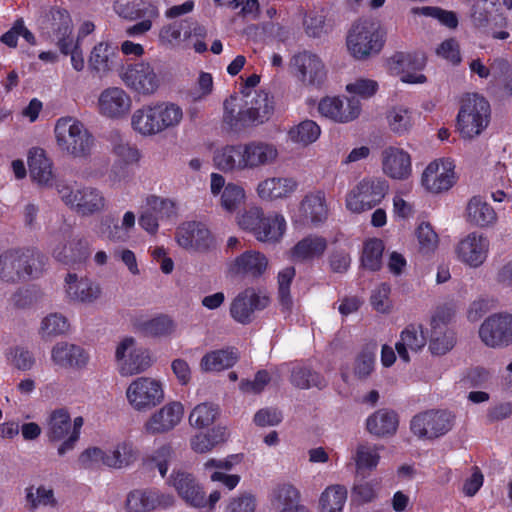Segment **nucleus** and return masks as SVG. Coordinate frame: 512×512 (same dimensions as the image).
<instances>
[{"instance_id":"obj_58","label":"nucleus","mask_w":512,"mask_h":512,"mask_svg":"<svg viewBox=\"0 0 512 512\" xmlns=\"http://www.w3.org/2000/svg\"><path fill=\"white\" fill-rule=\"evenodd\" d=\"M384 250V243L382 240L372 238L364 243L362 253L363 266L375 271L381 266V258Z\"/></svg>"},{"instance_id":"obj_36","label":"nucleus","mask_w":512,"mask_h":512,"mask_svg":"<svg viewBox=\"0 0 512 512\" xmlns=\"http://www.w3.org/2000/svg\"><path fill=\"white\" fill-rule=\"evenodd\" d=\"M237 459L236 456H229L224 459L210 458L203 464L205 472L209 473L212 482H221L229 490H233L240 482V476L227 474Z\"/></svg>"},{"instance_id":"obj_42","label":"nucleus","mask_w":512,"mask_h":512,"mask_svg":"<svg viewBox=\"0 0 512 512\" xmlns=\"http://www.w3.org/2000/svg\"><path fill=\"white\" fill-rule=\"evenodd\" d=\"M116 57V49L110 43L99 42L89 54L88 66L92 71L106 75L113 69Z\"/></svg>"},{"instance_id":"obj_3","label":"nucleus","mask_w":512,"mask_h":512,"mask_svg":"<svg viewBox=\"0 0 512 512\" xmlns=\"http://www.w3.org/2000/svg\"><path fill=\"white\" fill-rule=\"evenodd\" d=\"M239 227L250 232L256 240L275 244L282 240L287 230L285 217L279 212L265 214L259 207H252L237 217Z\"/></svg>"},{"instance_id":"obj_37","label":"nucleus","mask_w":512,"mask_h":512,"mask_svg":"<svg viewBox=\"0 0 512 512\" xmlns=\"http://www.w3.org/2000/svg\"><path fill=\"white\" fill-rule=\"evenodd\" d=\"M158 133L176 128L183 120V109L176 103L160 101L150 103Z\"/></svg>"},{"instance_id":"obj_23","label":"nucleus","mask_w":512,"mask_h":512,"mask_svg":"<svg viewBox=\"0 0 512 512\" xmlns=\"http://www.w3.org/2000/svg\"><path fill=\"white\" fill-rule=\"evenodd\" d=\"M269 297L252 288L240 292L230 304V315L238 323L248 324L256 310H262L269 305Z\"/></svg>"},{"instance_id":"obj_10","label":"nucleus","mask_w":512,"mask_h":512,"mask_svg":"<svg viewBox=\"0 0 512 512\" xmlns=\"http://www.w3.org/2000/svg\"><path fill=\"white\" fill-rule=\"evenodd\" d=\"M329 204L323 190H312L301 199L298 207L290 212L296 226H320L329 216Z\"/></svg>"},{"instance_id":"obj_11","label":"nucleus","mask_w":512,"mask_h":512,"mask_svg":"<svg viewBox=\"0 0 512 512\" xmlns=\"http://www.w3.org/2000/svg\"><path fill=\"white\" fill-rule=\"evenodd\" d=\"M133 99L130 93L120 86H109L100 91L95 109L104 119L110 121L125 120L130 116Z\"/></svg>"},{"instance_id":"obj_56","label":"nucleus","mask_w":512,"mask_h":512,"mask_svg":"<svg viewBox=\"0 0 512 512\" xmlns=\"http://www.w3.org/2000/svg\"><path fill=\"white\" fill-rule=\"evenodd\" d=\"M418 242L419 252L422 254H431L439 246V236L434 231L430 223L422 222L415 230Z\"/></svg>"},{"instance_id":"obj_44","label":"nucleus","mask_w":512,"mask_h":512,"mask_svg":"<svg viewBox=\"0 0 512 512\" xmlns=\"http://www.w3.org/2000/svg\"><path fill=\"white\" fill-rule=\"evenodd\" d=\"M91 244L86 238H73L62 248L54 251L55 257L66 264L86 260L90 255Z\"/></svg>"},{"instance_id":"obj_24","label":"nucleus","mask_w":512,"mask_h":512,"mask_svg":"<svg viewBox=\"0 0 512 512\" xmlns=\"http://www.w3.org/2000/svg\"><path fill=\"white\" fill-rule=\"evenodd\" d=\"M210 193L213 197H219L221 208L228 213L235 212L246 199V192L241 185L227 183L219 173L210 175Z\"/></svg>"},{"instance_id":"obj_15","label":"nucleus","mask_w":512,"mask_h":512,"mask_svg":"<svg viewBox=\"0 0 512 512\" xmlns=\"http://www.w3.org/2000/svg\"><path fill=\"white\" fill-rule=\"evenodd\" d=\"M120 78L128 88L142 96L152 95L160 87V79L154 67L147 61L126 65Z\"/></svg>"},{"instance_id":"obj_2","label":"nucleus","mask_w":512,"mask_h":512,"mask_svg":"<svg viewBox=\"0 0 512 512\" xmlns=\"http://www.w3.org/2000/svg\"><path fill=\"white\" fill-rule=\"evenodd\" d=\"M237 101L236 95L227 98L224 101L223 115L224 123L236 132L266 122L274 112L273 98L265 91L258 92L247 109L235 113Z\"/></svg>"},{"instance_id":"obj_62","label":"nucleus","mask_w":512,"mask_h":512,"mask_svg":"<svg viewBox=\"0 0 512 512\" xmlns=\"http://www.w3.org/2000/svg\"><path fill=\"white\" fill-rule=\"evenodd\" d=\"M376 347L369 346L363 349L356 357L353 364V375L359 379L370 375L374 369Z\"/></svg>"},{"instance_id":"obj_43","label":"nucleus","mask_w":512,"mask_h":512,"mask_svg":"<svg viewBox=\"0 0 512 512\" xmlns=\"http://www.w3.org/2000/svg\"><path fill=\"white\" fill-rule=\"evenodd\" d=\"M327 248V241L324 237L309 235L290 250V258L294 261H308L323 255Z\"/></svg>"},{"instance_id":"obj_30","label":"nucleus","mask_w":512,"mask_h":512,"mask_svg":"<svg viewBox=\"0 0 512 512\" xmlns=\"http://www.w3.org/2000/svg\"><path fill=\"white\" fill-rule=\"evenodd\" d=\"M169 483L188 505L195 508H205L207 506L203 488L190 473L173 471Z\"/></svg>"},{"instance_id":"obj_16","label":"nucleus","mask_w":512,"mask_h":512,"mask_svg":"<svg viewBox=\"0 0 512 512\" xmlns=\"http://www.w3.org/2000/svg\"><path fill=\"white\" fill-rule=\"evenodd\" d=\"M489 252V238L476 231L462 237L454 248L457 261L470 268L481 267L488 259Z\"/></svg>"},{"instance_id":"obj_25","label":"nucleus","mask_w":512,"mask_h":512,"mask_svg":"<svg viewBox=\"0 0 512 512\" xmlns=\"http://www.w3.org/2000/svg\"><path fill=\"white\" fill-rule=\"evenodd\" d=\"M318 111L335 122L347 123L356 119L361 112V104L355 98L325 97L318 105Z\"/></svg>"},{"instance_id":"obj_12","label":"nucleus","mask_w":512,"mask_h":512,"mask_svg":"<svg viewBox=\"0 0 512 512\" xmlns=\"http://www.w3.org/2000/svg\"><path fill=\"white\" fill-rule=\"evenodd\" d=\"M115 361L121 376H133L151 366L149 353L139 347L132 337H125L116 346Z\"/></svg>"},{"instance_id":"obj_29","label":"nucleus","mask_w":512,"mask_h":512,"mask_svg":"<svg viewBox=\"0 0 512 512\" xmlns=\"http://www.w3.org/2000/svg\"><path fill=\"white\" fill-rule=\"evenodd\" d=\"M298 187L299 183L294 177L273 176L260 181L256 193L263 201L285 200L294 195Z\"/></svg>"},{"instance_id":"obj_26","label":"nucleus","mask_w":512,"mask_h":512,"mask_svg":"<svg viewBox=\"0 0 512 512\" xmlns=\"http://www.w3.org/2000/svg\"><path fill=\"white\" fill-rule=\"evenodd\" d=\"M177 244L185 250L202 251L209 248L212 237L207 227L200 222H184L176 230Z\"/></svg>"},{"instance_id":"obj_48","label":"nucleus","mask_w":512,"mask_h":512,"mask_svg":"<svg viewBox=\"0 0 512 512\" xmlns=\"http://www.w3.org/2000/svg\"><path fill=\"white\" fill-rule=\"evenodd\" d=\"M52 15L54 20H59V25L55 29L58 47L63 54L67 55L73 51L74 47H79L74 44L71 36L72 20L65 10H55Z\"/></svg>"},{"instance_id":"obj_63","label":"nucleus","mask_w":512,"mask_h":512,"mask_svg":"<svg viewBox=\"0 0 512 512\" xmlns=\"http://www.w3.org/2000/svg\"><path fill=\"white\" fill-rule=\"evenodd\" d=\"M291 381L293 385L301 389L320 388L325 385L324 379L319 374L299 365L293 368Z\"/></svg>"},{"instance_id":"obj_33","label":"nucleus","mask_w":512,"mask_h":512,"mask_svg":"<svg viewBox=\"0 0 512 512\" xmlns=\"http://www.w3.org/2000/svg\"><path fill=\"white\" fill-rule=\"evenodd\" d=\"M213 162L216 168L226 173L247 170L244 143L225 145L217 149Z\"/></svg>"},{"instance_id":"obj_51","label":"nucleus","mask_w":512,"mask_h":512,"mask_svg":"<svg viewBox=\"0 0 512 512\" xmlns=\"http://www.w3.org/2000/svg\"><path fill=\"white\" fill-rule=\"evenodd\" d=\"M320 133V127L314 121L305 120L291 127L287 136L292 143L308 146L319 138Z\"/></svg>"},{"instance_id":"obj_53","label":"nucleus","mask_w":512,"mask_h":512,"mask_svg":"<svg viewBox=\"0 0 512 512\" xmlns=\"http://www.w3.org/2000/svg\"><path fill=\"white\" fill-rule=\"evenodd\" d=\"M218 407L212 403L204 402L196 405L189 414V423L197 429L211 426L218 417Z\"/></svg>"},{"instance_id":"obj_5","label":"nucleus","mask_w":512,"mask_h":512,"mask_svg":"<svg viewBox=\"0 0 512 512\" xmlns=\"http://www.w3.org/2000/svg\"><path fill=\"white\" fill-rule=\"evenodd\" d=\"M490 121V105L478 94H467L462 98L457 116V128L465 139L479 136Z\"/></svg>"},{"instance_id":"obj_39","label":"nucleus","mask_w":512,"mask_h":512,"mask_svg":"<svg viewBox=\"0 0 512 512\" xmlns=\"http://www.w3.org/2000/svg\"><path fill=\"white\" fill-rule=\"evenodd\" d=\"M494 208L479 196L472 197L466 206V220L478 227H491L497 222Z\"/></svg>"},{"instance_id":"obj_13","label":"nucleus","mask_w":512,"mask_h":512,"mask_svg":"<svg viewBox=\"0 0 512 512\" xmlns=\"http://www.w3.org/2000/svg\"><path fill=\"white\" fill-rule=\"evenodd\" d=\"M454 417L444 410H429L415 415L410 422L411 432L419 439L432 440L451 430Z\"/></svg>"},{"instance_id":"obj_22","label":"nucleus","mask_w":512,"mask_h":512,"mask_svg":"<svg viewBox=\"0 0 512 512\" xmlns=\"http://www.w3.org/2000/svg\"><path fill=\"white\" fill-rule=\"evenodd\" d=\"M175 503V498L169 493L158 489H143L130 492L126 500L128 512H152L158 509H168Z\"/></svg>"},{"instance_id":"obj_1","label":"nucleus","mask_w":512,"mask_h":512,"mask_svg":"<svg viewBox=\"0 0 512 512\" xmlns=\"http://www.w3.org/2000/svg\"><path fill=\"white\" fill-rule=\"evenodd\" d=\"M54 137L58 151L75 159H87L95 146L93 134L80 120L70 116L57 119Z\"/></svg>"},{"instance_id":"obj_34","label":"nucleus","mask_w":512,"mask_h":512,"mask_svg":"<svg viewBox=\"0 0 512 512\" xmlns=\"http://www.w3.org/2000/svg\"><path fill=\"white\" fill-rule=\"evenodd\" d=\"M427 344V338L421 325H408L401 333L395 344V350L402 361H410L409 352L418 353Z\"/></svg>"},{"instance_id":"obj_50","label":"nucleus","mask_w":512,"mask_h":512,"mask_svg":"<svg viewBox=\"0 0 512 512\" xmlns=\"http://www.w3.org/2000/svg\"><path fill=\"white\" fill-rule=\"evenodd\" d=\"M347 500V489L342 485L328 486L320 495V512H342Z\"/></svg>"},{"instance_id":"obj_9","label":"nucleus","mask_w":512,"mask_h":512,"mask_svg":"<svg viewBox=\"0 0 512 512\" xmlns=\"http://www.w3.org/2000/svg\"><path fill=\"white\" fill-rule=\"evenodd\" d=\"M457 181L456 164L450 157H440L429 162L420 178L421 186L431 194L445 193Z\"/></svg>"},{"instance_id":"obj_32","label":"nucleus","mask_w":512,"mask_h":512,"mask_svg":"<svg viewBox=\"0 0 512 512\" xmlns=\"http://www.w3.org/2000/svg\"><path fill=\"white\" fill-rule=\"evenodd\" d=\"M51 360L60 368L82 369L87 365L89 355L82 347L61 341L52 347Z\"/></svg>"},{"instance_id":"obj_7","label":"nucleus","mask_w":512,"mask_h":512,"mask_svg":"<svg viewBox=\"0 0 512 512\" xmlns=\"http://www.w3.org/2000/svg\"><path fill=\"white\" fill-rule=\"evenodd\" d=\"M129 406L136 412H146L163 402L164 384L160 379L141 376L127 386L125 392Z\"/></svg>"},{"instance_id":"obj_27","label":"nucleus","mask_w":512,"mask_h":512,"mask_svg":"<svg viewBox=\"0 0 512 512\" xmlns=\"http://www.w3.org/2000/svg\"><path fill=\"white\" fill-rule=\"evenodd\" d=\"M382 171L393 180H407L412 174V158L403 148L389 146L382 151Z\"/></svg>"},{"instance_id":"obj_21","label":"nucleus","mask_w":512,"mask_h":512,"mask_svg":"<svg viewBox=\"0 0 512 512\" xmlns=\"http://www.w3.org/2000/svg\"><path fill=\"white\" fill-rule=\"evenodd\" d=\"M269 260L265 254L257 250H247L227 264L230 277L260 278L268 269Z\"/></svg>"},{"instance_id":"obj_54","label":"nucleus","mask_w":512,"mask_h":512,"mask_svg":"<svg viewBox=\"0 0 512 512\" xmlns=\"http://www.w3.org/2000/svg\"><path fill=\"white\" fill-rule=\"evenodd\" d=\"M172 319L166 315H159L138 324V329L147 336H168L174 331Z\"/></svg>"},{"instance_id":"obj_8","label":"nucleus","mask_w":512,"mask_h":512,"mask_svg":"<svg viewBox=\"0 0 512 512\" xmlns=\"http://www.w3.org/2000/svg\"><path fill=\"white\" fill-rule=\"evenodd\" d=\"M346 43L348 51L356 59L379 52L382 47L379 24L373 20H359L352 25Z\"/></svg>"},{"instance_id":"obj_41","label":"nucleus","mask_w":512,"mask_h":512,"mask_svg":"<svg viewBox=\"0 0 512 512\" xmlns=\"http://www.w3.org/2000/svg\"><path fill=\"white\" fill-rule=\"evenodd\" d=\"M28 166L32 179L39 185L48 186L52 184V163L46 157L45 151L43 149L32 148L29 151Z\"/></svg>"},{"instance_id":"obj_59","label":"nucleus","mask_w":512,"mask_h":512,"mask_svg":"<svg viewBox=\"0 0 512 512\" xmlns=\"http://www.w3.org/2000/svg\"><path fill=\"white\" fill-rule=\"evenodd\" d=\"M146 207L160 220L172 219L177 216L176 203L168 198L150 195L146 198Z\"/></svg>"},{"instance_id":"obj_52","label":"nucleus","mask_w":512,"mask_h":512,"mask_svg":"<svg viewBox=\"0 0 512 512\" xmlns=\"http://www.w3.org/2000/svg\"><path fill=\"white\" fill-rule=\"evenodd\" d=\"M191 26L188 22H173L164 25L159 32V41L165 46H177L191 36Z\"/></svg>"},{"instance_id":"obj_14","label":"nucleus","mask_w":512,"mask_h":512,"mask_svg":"<svg viewBox=\"0 0 512 512\" xmlns=\"http://www.w3.org/2000/svg\"><path fill=\"white\" fill-rule=\"evenodd\" d=\"M36 258L33 254L20 250H8L0 255V278L16 283L37 275L34 268Z\"/></svg>"},{"instance_id":"obj_60","label":"nucleus","mask_w":512,"mask_h":512,"mask_svg":"<svg viewBox=\"0 0 512 512\" xmlns=\"http://www.w3.org/2000/svg\"><path fill=\"white\" fill-rule=\"evenodd\" d=\"M112 154L115 163L120 166H130L137 164L141 159L140 150L129 142H119L113 145Z\"/></svg>"},{"instance_id":"obj_45","label":"nucleus","mask_w":512,"mask_h":512,"mask_svg":"<svg viewBox=\"0 0 512 512\" xmlns=\"http://www.w3.org/2000/svg\"><path fill=\"white\" fill-rule=\"evenodd\" d=\"M238 359L232 349H219L206 353L200 360V368L205 372H219L232 367Z\"/></svg>"},{"instance_id":"obj_47","label":"nucleus","mask_w":512,"mask_h":512,"mask_svg":"<svg viewBox=\"0 0 512 512\" xmlns=\"http://www.w3.org/2000/svg\"><path fill=\"white\" fill-rule=\"evenodd\" d=\"M130 115V126L136 134L142 137H152L159 134L150 104L143 105Z\"/></svg>"},{"instance_id":"obj_55","label":"nucleus","mask_w":512,"mask_h":512,"mask_svg":"<svg viewBox=\"0 0 512 512\" xmlns=\"http://www.w3.org/2000/svg\"><path fill=\"white\" fill-rule=\"evenodd\" d=\"M455 344L454 333L447 327L432 328L429 349L434 355H444L449 352Z\"/></svg>"},{"instance_id":"obj_20","label":"nucleus","mask_w":512,"mask_h":512,"mask_svg":"<svg viewBox=\"0 0 512 512\" xmlns=\"http://www.w3.org/2000/svg\"><path fill=\"white\" fill-rule=\"evenodd\" d=\"M479 336L489 347H501L512 343V315L494 314L480 326Z\"/></svg>"},{"instance_id":"obj_38","label":"nucleus","mask_w":512,"mask_h":512,"mask_svg":"<svg viewBox=\"0 0 512 512\" xmlns=\"http://www.w3.org/2000/svg\"><path fill=\"white\" fill-rule=\"evenodd\" d=\"M398 425V415L388 409H379L366 420L367 431L381 438L394 435L398 429Z\"/></svg>"},{"instance_id":"obj_61","label":"nucleus","mask_w":512,"mask_h":512,"mask_svg":"<svg viewBox=\"0 0 512 512\" xmlns=\"http://www.w3.org/2000/svg\"><path fill=\"white\" fill-rule=\"evenodd\" d=\"M107 458L108 451L97 446H89L80 453L78 464L84 469H100L106 467Z\"/></svg>"},{"instance_id":"obj_31","label":"nucleus","mask_w":512,"mask_h":512,"mask_svg":"<svg viewBox=\"0 0 512 512\" xmlns=\"http://www.w3.org/2000/svg\"><path fill=\"white\" fill-rule=\"evenodd\" d=\"M247 170L274 165L280 156L276 144L265 140H252L244 143Z\"/></svg>"},{"instance_id":"obj_18","label":"nucleus","mask_w":512,"mask_h":512,"mask_svg":"<svg viewBox=\"0 0 512 512\" xmlns=\"http://www.w3.org/2000/svg\"><path fill=\"white\" fill-rule=\"evenodd\" d=\"M184 405L177 400L166 402L156 409L144 422L143 429L148 435H164L173 431L184 418Z\"/></svg>"},{"instance_id":"obj_49","label":"nucleus","mask_w":512,"mask_h":512,"mask_svg":"<svg viewBox=\"0 0 512 512\" xmlns=\"http://www.w3.org/2000/svg\"><path fill=\"white\" fill-rule=\"evenodd\" d=\"M383 445L362 443L356 447L354 461L358 471H372L376 469L381 459Z\"/></svg>"},{"instance_id":"obj_6","label":"nucleus","mask_w":512,"mask_h":512,"mask_svg":"<svg viewBox=\"0 0 512 512\" xmlns=\"http://www.w3.org/2000/svg\"><path fill=\"white\" fill-rule=\"evenodd\" d=\"M388 183L379 177H366L359 181L346 195V208L356 214L378 206L388 193Z\"/></svg>"},{"instance_id":"obj_57","label":"nucleus","mask_w":512,"mask_h":512,"mask_svg":"<svg viewBox=\"0 0 512 512\" xmlns=\"http://www.w3.org/2000/svg\"><path fill=\"white\" fill-rule=\"evenodd\" d=\"M172 459V447L170 445H162L161 447L157 448L151 455L144 459V465L148 469L156 468L160 475L164 478Z\"/></svg>"},{"instance_id":"obj_64","label":"nucleus","mask_w":512,"mask_h":512,"mask_svg":"<svg viewBox=\"0 0 512 512\" xmlns=\"http://www.w3.org/2000/svg\"><path fill=\"white\" fill-rule=\"evenodd\" d=\"M272 503L278 507L294 506L300 503V493L291 484H280L272 492Z\"/></svg>"},{"instance_id":"obj_40","label":"nucleus","mask_w":512,"mask_h":512,"mask_svg":"<svg viewBox=\"0 0 512 512\" xmlns=\"http://www.w3.org/2000/svg\"><path fill=\"white\" fill-rule=\"evenodd\" d=\"M139 458V450L129 439L118 442L108 451L106 467L112 469H124L133 465Z\"/></svg>"},{"instance_id":"obj_46","label":"nucleus","mask_w":512,"mask_h":512,"mask_svg":"<svg viewBox=\"0 0 512 512\" xmlns=\"http://www.w3.org/2000/svg\"><path fill=\"white\" fill-rule=\"evenodd\" d=\"M411 64V57L405 54H395L387 61V69L390 74L400 76L404 83L421 84L426 77L420 72H410L408 67Z\"/></svg>"},{"instance_id":"obj_19","label":"nucleus","mask_w":512,"mask_h":512,"mask_svg":"<svg viewBox=\"0 0 512 512\" xmlns=\"http://www.w3.org/2000/svg\"><path fill=\"white\" fill-rule=\"evenodd\" d=\"M63 202L72 207L78 214L89 216L102 211L106 205L103 193L97 188L83 187L72 190L63 187L59 190Z\"/></svg>"},{"instance_id":"obj_28","label":"nucleus","mask_w":512,"mask_h":512,"mask_svg":"<svg viewBox=\"0 0 512 512\" xmlns=\"http://www.w3.org/2000/svg\"><path fill=\"white\" fill-rule=\"evenodd\" d=\"M64 281L65 293L73 302L92 304L101 297L100 285L89 277L68 273Z\"/></svg>"},{"instance_id":"obj_35","label":"nucleus","mask_w":512,"mask_h":512,"mask_svg":"<svg viewBox=\"0 0 512 512\" xmlns=\"http://www.w3.org/2000/svg\"><path fill=\"white\" fill-rule=\"evenodd\" d=\"M419 115L406 105H395L389 108L385 120L390 132L397 136L409 134L414 128Z\"/></svg>"},{"instance_id":"obj_4","label":"nucleus","mask_w":512,"mask_h":512,"mask_svg":"<svg viewBox=\"0 0 512 512\" xmlns=\"http://www.w3.org/2000/svg\"><path fill=\"white\" fill-rule=\"evenodd\" d=\"M83 425V417L78 416L71 421L65 408L55 409L50 413L46 423V436L52 443L60 442L58 455L63 456L75 448Z\"/></svg>"},{"instance_id":"obj_17","label":"nucleus","mask_w":512,"mask_h":512,"mask_svg":"<svg viewBox=\"0 0 512 512\" xmlns=\"http://www.w3.org/2000/svg\"><path fill=\"white\" fill-rule=\"evenodd\" d=\"M291 72L304 86H320L327 77V69L322 59L315 53L302 51L290 61Z\"/></svg>"}]
</instances>
